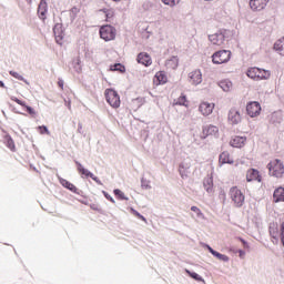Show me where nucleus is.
<instances>
[{"instance_id":"cd10ccee","label":"nucleus","mask_w":284,"mask_h":284,"mask_svg":"<svg viewBox=\"0 0 284 284\" xmlns=\"http://www.w3.org/2000/svg\"><path fill=\"white\" fill-rule=\"evenodd\" d=\"M207 250H209V252H211V254L213 256H215V258H219V261H224V262L230 261V257H227V255H224V254H221V253L214 251V248H212V246H207Z\"/></svg>"},{"instance_id":"37998d69","label":"nucleus","mask_w":284,"mask_h":284,"mask_svg":"<svg viewBox=\"0 0 284 284\" xmlns=\"http://www.w3.org/2000/svg\"><path fill=\"white\" fill-rule=\"evenodd\" d=\"M220 199H223V201H225V199H226L225 190L220 191Z\"/></svg>"},{"instance_id":"423d86ee","label":"nucleus","mask_w":284,"mask_h":284,"mask_svg":"<svg viewBox=\"0 0 284 284\" xmlns=\"http://www.w3.org/2000/svg\"><path fill=\"white\" fill-rule=\"evenodd\" d=\"M100 37L103 41H114L116 39V29L110 24L100 28Z\"/></svg>"},{"instance_id":"a19ab883","label":"nucleus","mask_w":284,"mask_h":284,"mask_svg":"<svg viewBox=\"0 0 284 284\" xmlns=\"http://www.w3.org/2000/svg\"><path fill=\"white\" fill-rule=\"evenodd\" d=\"M38 130H39L40 134H50V131L48 130V126H45V125L38 126Z\"/></svg>"},{"instance_id":"4c0bfd02","label":"nucleus","mask_w":284,"mask_h":284,"mask_svg":"<svg viewBox=\"0 0 284 284\" xmlns=\"http://www.w3.org/2000/svg\"><path fill=\"white\" fill-rule=\"evenodd\" d=\"M191 212H194L196 216H199V219L203 217V212H201V209H199L197 206H192Z\"/></svg>"},{"instance_id":"c85d7f7f","label":"nucleus","mask_w":284,"mask_h":284,"mask_svg":"<svg viewBox=\"0 0 284 284\" xmlns=\"http://www.w3.org/2000/svg\"><path fill=\"white\" fill-rule=\"evenodd\" d=\"M220 88L224 91V92H230V90H232V81L230 80H222L220 82Z\"/></svg>"},{"instance_id":"ea45409f","label":"nucleus","mask_w":284,"mask_h":284,"mask_svg":"<svg viewBox=\"0 0 284 284\" xmlns=\"http://www.w3.org/2000/svg\"><path fill=\"white\" fill-rule=\"evenodd\" d=\"M131 212H132V214L134 215V216H136L138 219H140L141 221H146L145 220V216H143V215H141V213H139L136 210H134V209H131Z\"/></svg>"},{"instance_id":"f8f14e48","label":"nucleus","mask_w":284,"mask_h":284,"mask_svg":"<svg viewBox=\"0 0 284 284\" xmlns=\"http://www.w3.org/2000/svg\"><path fill=\"white\" fill-rule=\"evenodd\" d=\"M11 101H14V103H18V105H21V108H26L28 114H30L32 119L37 118V111L32 109V106L26 104V101L19 100L17 97H11Z\"/></svg>"},{"instance_id":"f03ea898","label":"nucleus","mask_w":284,"mask_h":284,"mask_svg":"<svg viewBox=\"0 0 284 284\" xmlns=\"http://www.w3.org/2000/svg\"><path fill=\"white\" fill-rule=\"evenodd\" d=\"M229 196L234 204V207H243L245 204V194L239 186H232L229 191Z\"/></svg>"},{"instance_id":"393cba45","label":"nucleus","mask_w":284,"mask_h":284,"mask_svg":"<svg viewBox=\"0 0 284 284\" xmlns=\"http://www.w3.org/2000/svg\"><path fill=\"white\" fill-rule=\"evenodd\" d=\"M58 180H59V183L62 185V187H65L67 190H70V192L77 193L78 189L70 181H68L63 178H58Z\"/></svg>"},{"instance_id":"5701e85b","label":"nucleus","mask_w":284,"mask_h":284,"mask_svg":"<svg viewBox=\"0 0 284 284\" xmlns=\"http://www.w3.org/2000/svg\"><path fill=\"white\" fill-rule=\"evenodd\" d=\"M204 189L206 190V192L209 194H213L214 193V179L212 176H207L204 179L203 182Z\"/></svg>"},{"instance_id":"bb28decb","label":"nucleus","mask_w":284,"mask_h":284,"mask_svg":"<svg viewBox=\"0 0 284 284\" xmlns=\"http://www.w3.org/2000/svg\"><path fill=\"white\" fill-rule=\"evenodd\" d=\"M4 143L11 152H17V145L14 144V140H12V136H10L9 134L4 135Z\"/></svg>"},{"instance_id":"2eb2a0df","label":"nucleus","mask_w":284,"mask_h":284,"mask_svg":"<svg viewBox=\"0 0 284 284\" xmlns=\"http://www.w3.org/2000/svg\"><path fill=\"white\" fill-rule=\"evenodd\" d=\"M154 85H165L168 83V74L165 71H158L153 78Z\"/></svg>"},{"instance_id":"1a4fd4ad","label":"nucleus","mask_w":284,"mask_h":284,"mask_svg":"<svg viewBox=\"0 0 284 284\" xmlns=\"http://www.w3.org/2000/svg\"><path fill=\"white\" fill-rule=\"evenodd\" d=\"M207 136H219V126L212 124L203 126L201 139H207Z\"/></svg>"},{"instance_id":"9b49d317","label":"nucleus","mask_w":284,"mask_h":284,"mask_svg":"<svg viewBox=\"0 0 284 284\" xmlns=\"http://www.w3.org/2000/svg\"><path fill=\"white\" fill-rule=\"evenodd\" d=\"M189 79L192 85H199L203 82V74L201 73V70L196 69L189 73Z\"/></svg>"},{"instance_id":"7c9ffc66","label":"nucleus","mask_w":284,"mask_h":284,"mask_svg":"<svg viewBox=\"0 0 284 284\" xmlns=\"http://www.w3.org/2000/svg\"><path fill=\"white\" fill-rule=\"evenodd\" d=\"M185 272L191 276V278H194V281L203 282V277L197 273L191 272L190 270H185Z\"/></svg>"},{"instance_id":"72a5a7b5","label":"nucleus","mask_w":284,"mask_h":284,"mask_svg":"<svg viewBox=\"0 0 284 284\" xmlns=\"http://www.w3.org/2000/svg\"><path fill=\"white\" fill-rule=\"evenodd\" d=\"M176 105H184V108H187V98L185 95H181L176 101Z\"/></svg>"},{"instance_id":"f704fd0d","label":"nucleus","mask_w":284,"mask_h":284,"mask_svg":"<svg viewBox=\"0 0 284 284\" xmlns=\"http://www.w3.org/2000/svg\"><path fill=\"white\" fill-rule=\"evenodd\" d=\"M113 193L118 199H120V201H128V197H125V193H123L121 190L115 189Z\"/></svg>"},{"instance_id":"2f4dec72","label":"nucleus","mask_w":284,"mask_h":284,"mask_svg":"<svg viewBox=\"0 0 284 284\" xmlns=\"http://www.w3.org/2000/svg\"><path fill=\"white\" fill-rule=\"evenodd\" d=\"M162 3H164V6H169L170 8H174V6H179V3H181V0H162Z\"/></svg>"},{"instance_id":"c03bdc74","label":"nucleus","mask_w":284,"mask_h":284,"mask_svg":"<svg viewBox=\"0 0 284 284\" xmlns=\"http://www.w3.org/2000/svg\"><path fill=\"white\" fill-rule=\"evenodd\" d=\"M58 85L61 90H63V85H64V82H63V79L59 78L58 80Z\"/></svg>"},{"instance_id":"a878e982","label":"nucleus","mask_w":284,"mask_h":284,"mask_svg":"<svg viewBox=\"0 0 284 284\" xmlns=\"http://www.w3.org/2000/svg\"><path fill=\"white\" fill-rule=\"evenodd\" d=\"M270 236L273 239V243H278V225L271 224L268 227Z\"/></svg>"},{"instance_id":"dca6fc26","label":"nucleus","mask_w":284,"mask_h":284,"mask_svg":"<svg viewBox=\"0 0 284 284\" xmlns=\"http://www.w3.org/2000/svg\"><path fill=\"white\" fill-rule=\"evenodd\" d=\"M209 41L213 45H223L225 43V36L223 33H214L209 36Z\"/></svg>"},{"instance_id":"a18cd8bd","label":"nucleus","mask_w":284,"mask_h":284,"mask_svg":"<svg viewBox=\"0 0 284 284\" xmlns=\"http://www.w3.org/2000/svg\"><path fill=\"white\" fill-rule=\"evenodd\" d=\"M105 199H108V201H110L111 203H115L114 199L112 196H110L108 193H104Z\"/></svg>"},{"instance_id":"09e8293b","label":"nucleus","mask_w":284,"mask_h":284,"mask_svg":"<svg viewBox=\"0 0 284 284\" xmlns=\"http://www.w3.org/2000/svg\"><path fill=\"white\" fill-rule=\"evenodd\" d=\"M204 1H212V0H204Z\"/></svg>"},{"instance_id":"6ab92c4d","label":"nucleus","mask_w":284,"mask_h":284,"mask_svg":"<svg viewBox=\"0 0 284 284\" xmlns=\"http://www.w3.org/2000/svg\"><path fill=\"white\" fill-rule=\"evenodd\" d=\"M246 141H247V138L235 135L231 139L230 145L232 148H243Z\"/></svg>"},{"instance_id":"8fccbe9b","label":"nucleus","mask_w":284,"mask_h":284,"mask_svg":"<svg viewBox=\"0 0 284 284\" xmlns=\"http://www.w3.org/2000/svg\"><path fill=\"white\" fill-rule=\"evenodd\" d=\"M113 1H120V0H113Z\"/></svg>"},{"instance_id":"4468645a","label":"nucleus","mask_w":284,"mask_h":284,"mask_svg":"<svg viewBox=\"0 0 284 284\" xmlns=\"http://www.w3.org/2000/svg\"><path fill=\"white\" fill-rule=\"evenodd\" d=\"M199 111L203 116H210L214 112V103L202 102L200 103Z\"/></svg>"},{"instance_id":"f257e3e1","label":"nucleus","mask_w":284,"mask_h":284,"mask_svg":"<svg viewBox=\"0 0 284 284\" xmlns=\"http://www.w3.org/2000/svg\"><path fill=\"white\" fill-rule=\"evenodd\" d=\"M246 77L253 81H267L272 77V73L265 69L253 67L246 71Z\"/></svg>"},{"instance_id":"ddd939ff","label":"nucleus","mask_w":284,"mask_h":284,"mask_svg":"<svg viewBox=\"0 0 284 284\" xmlns=\"http://www.w3.org/2000/svg\"><path fill=\"white\" fill-rule=\"evenodd\" d=\"M246 181L247 183H252V181H257V183H261L262 178L261 173L256 169H248L246 172Z\"/></svg>"},{"instance_id":"39448f33","label":"nucleus","mask_w":284,"mask_h":284,"mask_svg":"<svg viewBox=\"0 0 284 284\" xmlns=\"http://www.w3.org/2000/svg\"><path fill=\"white\" fill-rule=\"evenodd\" d=\"M268 171L272 176L276 179H283L284 164L281 160H273L268 163Z\"/></svg>"},{"instance_id":"412c9836","label":"nucleus","mask_w":284,"mask_h":284,"mask_svg":"<svg viewBox=\"0 0 284 284\" xmlns=\"http://www.w3.org/2000/svg\"><path fill=\"white\" fill-rule=\"evenodd\" d=\"M273 203H284V187H277L273 193Z\"/></svg>"},{"instance_id":"c756f323","label":"nucleus","mask_w":284,"mask_h":284,"mask_svg":"<svg viewBox=\"0 0 284 284\" xmlns=\"http://www.w3.org/2000/svg\"><path fill=\"white\" fill-rule=\"evenodd\" d=\"M9 74H10L11 77H13V79H18V81H24V83H26L27 85H30V83L28 82V80H24V79H23V75L19 74V72H17V71H10Z\"/></svg>"},{"instance_id":"b1692460","label":"nucleus","mask_w":284,"mask_h":284,"mask_svg":"<svg viewBox=\"0 0 284 284\" xmlns=\"http://www.w3.org/2000/svg\"><path fill=\"white\" fill-rule=\"evenodd\" d=\"M179 173L183 179L190 176V163L182 162L179 166Z\"/></svg>"},{"instance_id":"473e14b6","label":"nucleus","mask_w":284,"mask_h":284,"mask_svg":"<svg viewBox=\"0 0 284 284\" xmlns=\"http://www.w3.org/2000/svg\"><path fill=\"white\" fill-rule=\"evenodd\" d=\"M111 70L113 72H125V67L121 63H116L114 65H111Z\"/></svg>"},{"instance_id":"58836bf2","label":"nucleus","mask_w":284,"mask_h":284,"mask_svg":"<svg viewBox=\"0 0 284 284\" xmlns=\"http://www.w3.org/2000/svg\"><path fill=\"white\" fill-rule=\"evenodd\" d=\"M280 239H281V243H282V245L284 247V222H282V224H281Z\"/></svg>"},{"instance_id":"de8ad7c7","label":"nucleus","mask_w":284,"mask_h":284,"mask_svg":"<svg viewBox=\"0 0 284 284\" xmlns=\"http://www.w3.org/2000/svg\"><path fill=\"white\" fill-rule=\"evenodd\" d=\"M69 110H71V105H70V103H69Z\"/></svg>"},{"instance_id":"6e6552de","label":"nucleus","mask_w":284,"mask_h":284,"mask_svg":"<svg viewBox=\"0 0 284 284\" xmlns=\"http://www.w3.org/2000/svg\"><path fill=\"white\" fill-rule=\"evenodd\" d=\"M270 3V0H250L248 6L253 12H261V10H265Z\"/></svg>"},{"instance_id":"9d476101","label":"nucleus","mask_w":284,"mask_h":284,"mask_svg":"<svg viewBox=\"0 0 284 284\" xmlns=\"http://www.w3.org/2000/svg\"><path fill=\"white\" fill-rule=\"evenodd\" d=\"M77 169L79 174H81V176H87L92 179V181H95V183L101 184V181L99 180V178H97V175L92 174V172H90L88 169L83 168V165L80 162H75Z\"/></svg>"},{"instance_id":"4be33fe9","label":"nucleus","mask_w":284,"mask_h":284,"mask_svg":"<svg viewBox=\"0 0 284 284\" xmlns=\"http://www.w3.org/2000/svg\"><path fill=\"white\" fill-rule=\"evenodd\" d=\"M219 161L222 165H225V163H229V165L234 164V160L227 151H224L220 154Z\"/></svg>"},{"instance_id":"0eeeda50","label":"nucleus","mask_w":284,"mask_h":284,"mask_svg":"<svg viewBox=\"0 0 284 284\" xmlns=\"http://www.w3.org/2000/svg\"><path fill=\"white\" fill-rule=\"evenodd\" d=\"M261 103L253 101L246 104V112L251 119H254L261 114Z\"/></svg>"},{"instance_id":"e433bc0d","label":"nucleus","mask_w":284,"mask_h":284,"mask_svg":"<svg viewBox=\"0 0 284 284\" xmlns=\"http://www.w3.org/2000/svg\"><path fill=\"white\" fill-rule=\"evenodd\" d=\"M168 65L173 68V70L175 68H179V59L173 57L171 60L168 61Z\"/></svg>"},{"instance_id":"79ce46f5","label":"nucleus","mask_w":284,"mask_h":284,"mask_svg":"<svg viewBox=\"0 0 284 284\" xmlns=\"http://www.w3.org/2000/svg\"><path fill=\"white\" fill-rule=\"evenodd\" d=\"M104 12H105L106 21H108V19H112V17H114V12H112L110 10H106Z\"/></svg>"},{"instance_id":"a211bd4d","label":"nucleus","mask_w":284,"mask_h":284,"mask_svg":"<svg viewBox=\"0 0 284 284\" xmlns=\"http://www.w3.org/2000/svg\"><path fill=\"white\" fill-rule=\"evenodd\" d=\"M229 121L232 125H239L241 121V112L236 109H231L229 112Z\"/></svg>"},{"instance_id":"49530a36","label":"nucleus","mask_w":284,"mask_h":284,"mask_svg":"<svg viewBox=\"0 0 284 284\" xmlns=\"http://www.w3.org/2000/svg\"><path fill=\"white\" fill-rule=\"evenodd\" d=\"M0 88H6V84L3 83V81H0Z\"/></svg>"},{"instance_id":"20e7f679","label":"nucleus","mask_w":284,"mask_h":284,"mask_svg":"<svg viewBox=\"0 0 284 284\" xmlns=\"http://www.w3.org/2000/svg\"><path fill=\"white\" fill-rule=\"evenodd\" d=\"M104 97L111 108H121V97L116 91H114L113 89H106L104 91Z\"/></svg>"},{"instance_id":"7ed1b4c3","label":"nucleus","mask_w":284,"mask_h":284,"mask_svg":"<svg viewBox=\"0 0 284 284\" xmlns=\"http://www.w3.org/2000/svg\"><path fill=\"white\" fill-rule=\"evenodd\" d=\"M231 59H232V51L230 50H220L213 53L212 55V62L215 65L227 63Z\"/></svg>"},{"instance_id":"aec40b11","label":"nucleus","mask_w":284,"mask_h":284,"mask_svg":"<svg viewBox=\"0 0 284 284\" xmlns=\"http://www.w3.org/2000/svg\"><path fill=\"white\" fill-rule=\"evenodd\" d=\"M138 63L145 65V68L152 65V58L148 53H139L138 54Z\"/></svg>"},{"instance_id":"f3484780","label":"nucleus","mask_w":284,"mask_h":284,"mask_svg":"<svg viewBox=\"0 0 284 284\" xmlns=\"http://www.w3.org/2000/svg\"><path fill=\"white\" fill-rule=\"evenodd\" d=\"M48 14V2L45 0H41L38 7V17L42 21H45Z\"/></svg>"},{"instance_id":"c9c22d12","label":"nucleus","mask_w":284,"mask_h":284,"mask_svg":"<svg viewBox=\"0 0 284 284\" xmlns=\"http://www.w3.org/2000/svg\"><path fill=\"white\" fill-rule=\"evenodd\" d=\"M55 41L59 45H63V33L57 34V28L53 29Z\"/></svg>"}]
</instances>
